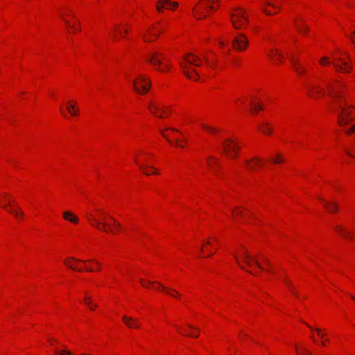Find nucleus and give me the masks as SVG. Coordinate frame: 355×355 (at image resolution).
I'll list each match as a JSON object with an SVG mask.
<instances>
[{
	"label": "nucleus",
	"instance_id": "864d4df0",
	"mask_svg": "<svg viewBox=\"0 0 355 355\" xmlns=\"http://www.w3.org/2000/svg\"><path fill=\"white\" fill-rule=\"evenodd\" d=\"M257 107H258L259 109H260V110H263V106H261V105H259Z\"/></svg>",
	"mask_w": 355,
	"mask_h": 355
},
{
	"label": "nucleus",
	"instance_id": "6e6552de",
	"mask_svg": "<svg viewBox=\"0 0 355 355\" xmlns=\"http://www.w3.org/2000/svg\"><path fill=\"white\" fill-rule=\"evenodd\" d=\"M219 6V1L218 0H202L199 5L193 8V11L195 12L194 15L197 17V19H200L202 18H205V15H202V10L203 9H210L214 10L216 9Z\"/></svg>",
	"mask_w": 355,
	"mask_h": 355
},
{
	"label": "nucleus",
	"instance_id": "69168bd1",
	"mask_svg": "<svg viewBox=\"0 0 355 355\" xmlns=\"http://www.w3.org/2000/svg\"><path fill=\"white\" fill-rule=\"evenodd\" d=\"M309 329H313V328L311 326H310V325H309Z\"/></svg>",
	"mask_w": 355,
	"mask_h": 355
},
{
	"label": "nucleus",
	"instance_id": "20e7f679",
	"mask_svg": "<svg viewBox=\"0 0 355 355\" xmlns=\"http://www.w3.org/2000/svg\"><path fill=\"white\" fill-rule=\"evenodd\" d=\"M146 58L147 62L161 72H164L171 69L169 64L163 63L162 60H166V57L159 51L152 50L146 54Z\"/></svg>",
	"mask_w": 355,
	"mask_h": 355
},
{
	"label": "nucleus",
	"instance_id": "72a5a7b5",
	"mask_svg": "<svg viewBox=\"0 0 355 355\" xmlns=\"http://www.w3.org/2000/svg\"><path fill=\"white\" fill-rule=\"evenodd\" d=\"M64 22H65V24H66V25H67V26H69V27H71L72 28H73V29H74V31H79L80 30V26H79V25H78V26H76V25L74 24V25H73V26H71V25H70V24H69V21L68 20L64 19Z\"/></svg>",
	"mask_w": 355,
	"mask_h": 355
},
{
	"label": "nucleus",
	"instance_id": "37998d69",
	"mask_svg": "<svg viewBox=\"0 0 355 355\" xmlns=\"http://www.w3.org/2000/svg\"><path fill=\"white\" fill-rule=\"evenodd\" d=\"M263 261L266 262V264L268 266H271V263L269 260H268L266 258H263Z\"/></svg>",
	"mask_w": 355,
	"mask_h": 355
},
{
	"label": "nucleus",
	"instance_id": "a878e982",
	"mask_svg": "<svg viewBox=\"0 0 355 355\" xmlns=\"http://www.w3.org/2000/svg\"><path fill=\"white\" fill-rule=\"evenodd\" d=\"M296 28H297V31H298L300 33H302V34H305V33H307V31H308V30H309V28H308L307 26H306V25H305V24H303L302 25H300V24H296Z\"/></svg>",
	"mask_w": 355,
	"mask_h": 355
},
{
	"label": "nucleus",
	"instance_id": "ea45409f",
	"mask_svg": "<svg viewBox=\"0 0 355 355\" xmlns=\"http://www.w3.org/2000/svg\"><path fill=\"white\" fill-rule=\"evenodd\" d=\"M266 6H272L273 8H277V7L275 3H272V2L269 1L266 2Z\"/></svg>",
	"mask_w": 355,
	"mask_h": 355
},
{
	"label": "nucleus",
	"instance_id": "9d476101",
	"mask_svg": "<svg viewBox=\"0 0 355 355\" xmlns=\"http://www.w3.org/2000/svg\"><path fill=\"white\" fill-rule=\"evenodd\" d=\"M232 46L236 51H244L248 46L247 36L243 33H238L232 41Z\"/></svg>",
	"mask_w": 355,
	"mask_h": 355
},
{
	"label": "nucleus",
	"instance_id": "0e129e2a",
	"mask_svg": "<svg viewBox=\"0 0 355 355\" xmlns=\"http://www.w3.org/2000/svg\"><path fill=\"white\" fill-rule=\"evenodd\" d=\"M352 299L355 301V297L354 296H352Z\"/></svg>",
	"mask_w": 355,
	"mask_h": 355
},
{
	"label": "nucleus",
	"instance_id": "f8f14e48",
	"mask_svg": "<svg viewBox=\"0 0 355 355\" xmlns=\"http://www.w3.org/2000/svg\"><path fill=\"white\" fill-rule=\"evenodd\" d=\"M178 3L175 1H171L169 0H159L156 3V8L158 12H161L164 8L173 10L178 7Z\"/></svg>",
	"mask_w": 355,
	"mask_h": 355
},
{
	"label": "nucleus",
	"instance_id": "e2e57ef3",
	"mask_svg": "<svg viewBox=\"0 0 355 355\" xmlns=\"http://www.w3.org/2000/svg\"><path fill=\"white\" fill-rule=\"evenodd\" d=\"M128 30H125V31H124V33H125V34H127V33H128Z\"/></svg>",
	"mask_w": 355,
	"mask_h": 355
},
{
	"label": "nucleus",
	"instance_id": "6e6d98bb",
	"mask_svg": "<svg viewBox=\"0 0 355 355\" xmlns=\"http://www.w3.org/2000/svg\"><path fill=\"white\" fill-rule=\"evenodd\" d=\"M188 327H189L190 329H196V328H195V327H193V326H191V325H190V324H189V325H188Z\"/></svg>",
	"mask_w": 355,
	"mask_h": 355
},
{
	"label": "nucleus",
	"instance_id": "5701e85b",
	"mask_svg": "<svg viewBox=\"0 0 355 355\" xmlns=\"http://www.w3.org/2000/svg\"><path fill=\"white\" fill-rule=\"evenodd\" d=\"M139 166L143 171L144 173L147 175H150L151 173H150V171L146 170V168L153 169L154 171L152 173L157 174V171L154 168H153V167H151L150 166L144 165V164H139Z\"/></svg>",
	"mask_w": 355,
	"mask_h": 355
},
{
	"label": "nucleus",
	"instance_id": "2eb2a0df",
	"mask_svg": "<svg viewBox=\"0 0 355 355\" xmlns=\"http://www.w3.org/2000/svg\"><path fill=\"white\" fill-rule=\"evenodd\" d=\"M88 261H94V260H88ZM75 262H81V263H86L87 262V261H84V260H80V259H75L73 257H71V258H69V259H67L64 260V263L65 265L69 267V268L72 269V270H78V271H83V268H78L77 266L74 264Z\"/></svg>",
	"mask_w": 355,
	"mask_h": 355
},
{
	"label": "nucleus",
	"instance_id": "2f4dec72",
	"mask_svg": "<svg viewBox=\"0 0 355 355\" xmlns=\"http://www.w3.org/2000/svg\"><path fill=\"white\" fill-rule=\"evenodd\" d=\"M202 127L205 130H207V131H209V132H210L216 133V132H218L216 129H215V128H211V127H209V126H208V125H205V124H202Z\"/></svg>",
	"mask_w": 355,
	"mask_h": 355
},
{
	"label": "nucleus",
	"instance_id": "4be33fe9",
	"mask_svg": "<svg viewBox=\"0 0 355 355\" xmlns=\"http://www.w3.org/2000/svg\"><path fill=\"white\" fill-rule=\"evenodd\" d=\"M258 129H259L261 132H262L263 133H264V134H268V135H270V134H271V132H272V130H271V129H270V128H269V127H268V123H264V124H263V125H259L258 126Z\"/></svg>",
	"mask_w": 355,
	"mask_h": 355
},
{
	"label": "nucleus",
	"instance_id": "1a4fd4ad",
	"mask_svg": "<svg viewBox=\"0 0 355 355\" xmlns=\"http://www.w3.org/2000/svg\"><path fill=\"white\" fill-rule=\"evenodd\" d=\"M134 90L140 94L146 93L150 87V82L147 77L139 76L132 83Z\"/></svg>",
	"mask_w": 355,
	"mask_h": 355
},
{
	"label": "nucleus",
	"instance_id": "f257e3e1",
	"mask_svg": "<svg viewBox=\"0 0 355 355\" xmlns=\"http://www.w3.org/2000/svg\"><path fill=\"white\" fill-rule=\"evenodd\" d=\"M329 95L333 98V105L331 109L338 113V122L343 126L355 119V108L347 105L343 99L342 88L340 83L335 85L327 84Z\"/></svg>",
	"mask_w": 355,
	"mask_h": 355
},
{
	"label": "nucleus",
	"instance_id": "39448f33",
	"mask_svg": "<svg viewBox=\"0 0 355 355\" xmlns=\"http://www.w3.org/2000/svg\"><path fill=\"white\" fill-rule=\"evenodd\" d=\"M234 257L235 258L236 263L239 266V267L242 270H246L250 274L255 275V273H254L251 270H247L244 265H245L247 267H251L252 265L254 263L261 270L263 269L261 265L259 263L257 259L253 257L245 249H243V252L241 253L240 259L235 254H234Z\"/></svg>",
	"mask_w": 355,
	"mask_h": 355
},
{
	"label": "nucleus",
	"instance_id": "b1692460",
	"mask_svg": "<svg viewBox=\"0 0 355 355\" xmlns=\"http://www.w3.org/2000/svg\"><path fill=\"white\" fill-rule=\"evenodd\" d=\"M335 229L336 231L340 232L345 238L349 239H352V237H351L349 235V232H344L343 228L340 226L337 225V226H336Z\"/></svg>",
	"mask_w": 355,
	"mask_h": 355
},
{
	"label": "nucleus",
	"instance_id": "bb28decb",
	"mask_svg": "<svg viewBox=\"0 0 355 355\" xmlns=\"http://www.w3.org/2000/svg\"><path fill=\"white\" fill-rule=\"evenodd\" d=\"M207 163H208V165L211 168H214V166H218V163L217 159L216 158L213 157H208Z\"/></svg>",
	"mask_w": 355,
	"mask_h": 355
},
{
	"label": "nucleus",
	"instance_id": "ddd939ff",
	"mask_svg": "<svg viewBox=\"0 0 355 355\" xmlns=\"http://www.w3.org/2000/svg\"><path fill=\"white\" fill-rule=\"evenodd\" d=\"M148 109L152 114L155 115L159 118H162L163 116L159 114V112L166 113L167 108L166 107H160L158 103L154 101H151L149 104Z\"/></svg>",
	"mask_w": 355,
	"mask_h": 355
},
{
	"label": "nucleus",
	"instance_id": "aec40b11",
	"mask_svg": "<svg viewBox=\"0 0 355 355\" xmlns=\"http://www.w3.org/2000/svg\"><path fill=\"white\" fill-rule=\"evenodd\" d=\"M261 159L258 157H254L251 160H248L246 162L248 167L251 170H254L255 166H261L260 164Z\"/></svg>",
	"mask_w": 355,
	"mask_h": 355
},
{
	"label": "nucleus",
	"instance_id": "7c9ffc66",
	"mask_svg": "<svg viewBox=\"0 0 355 355\" xmlns=\"http://www.w3.org/2000/svg\"><path fill=\"white\" fill-rule=\"evenodd\" d=\"M272 162L275 164L282 163L284 161L282 156L280 154H277V157L272 159Z\"/></svg>",
	"mask_w": 355,
	"mask_h": 355
},
{
	"label": "nucleus",
	"instance_id": "a211bd4d",
	"mask_svg": "<svg viewBox=\"0 0 355 355\" xmlns=\"http://www.w3.org/2000/svg\"><path fill=\"white\" fill-rule=\"evenodd\" d=\"M63 218L73 223H77L78 218L71 211H67L63 213Z\"/></svg>",
	"mask_w": 355,
	"mask_h": 355
},
{
	"label": "nucleus",
	"instance_id": "58836bf2",
	"mask_svg": "<svg viewBox=\"0 0 355 355\" xmlns=\"http://www.w3.org/2000/svg\"><path fill=\"white\" fill-rule=\"evenodd\" d=\"M67 110L70 114H72V110L74 109V105H67Z\"/></svg>",
	"mask_w": 355,
	"mask_h": 355
},
{
	"label": "nucleus",
	"instance_id": "4468645a",
	"mask_svg": "<svg viewBox=\"0 0 355 355\" xmlns=\"http://www.w3.org/2000/svg\"><path fill=\"white\" fill-rule=\"evenodd\" d=\"M309 92V96L311 98H317L318 95H324V91L320 86L314 84H310L306 86Z\"/></svg>",
	"mask_w": 355,
	"mask_h": 355
},
{
	"label": "nucleus",
	"instance_id": "c03bdc74",
	"mask_svg": "<svg viewBox=\"0 0 355 355\" xmlns=\"http://www.w3.org/2000/svg\"><path fill=\"white\" fill-rule=\"evenodd\" d=\"M233 214H234V216H236V215L241 216V215H242V213H241V211H233Z\"/></svg>",
	"mask_w": 355,
	"mask_h": 355
},
{
	"label": "nucleus",
	"instance_id": "cd10ccee",
	"mask_svg": "<svg viewBox=\"0 0 355 355\" xmlns=\"http://www.w3.org/2000/svg\"><path fill=\"white\" fill-rule=\"evenodd\" d=\"M55 352L56 355H73L72 353L70 351H69V350H67L66 349H64L60 350V351H59L58 349H55Z\"/></svg>",
	"mask_w": 355,
	"mask_h": 355
},
{
	"label": "nucleus",
	"instance_id": "49530a36",
	"mask_svg": "<svg viewBox=\"0 0 355 355\" xmlns=\"http://www.w3.org/2000/svg\"><path fill=\"white\" fill-rule=\"evenodd\" d=\"M187 336L197 338L198 336V334H187Z\"/></svg>",
	"mask_w": 355,
	"mask_h": 355
},
{
	"label": "nucleus",
	"instance_id": "3c124183",
	"mask_svg": "<svg viewBox=\"0 0 355 355\" xmlns=\"http://www.w3.org/2000/svg\"><path fill=\"white\" fill-rule=\"evenodd\" d=\"M85 270H86L87 271H89V272H92V271H93L92 268H85Z\"/></svg>",
	"mask_w": 355,
	"mask_h": 355
},
{
	"label": "nucleus",
	"instance_id": "0eeeda50",
	"mask_svg": "<svg viewBox=\"0 0 355 355\" xmlns=\"http://www.w3.org/2000/svg\"><path fill=\"white\" fill-rule=\"evenodd\" d=\"M320 63L321 64H329L332 63L333 66L334 67L335 69L337 71L342 72V73H349L352 69V65L345 60L343 58L340 57H334V61L331 62L328 58L323 57L320 61Z\"/></svg>",
	"mask_w": 355,
	"mask_h": 355
},
{
	"label": "nucleus",
	"instance_id": "680f3d73",
	"mask_svg": "<svg viewBox=\"0 0 355 355\" xmlns=\"http://www.w3.org/2000/svg\"><path fill=\"white\" fill-rule=\"evenodd\" d=\"M207 244L210 245V244H211V242L208 240V241H207Z\"/></svg>",
	"mask_w": 355,
	"mask_h": 355
},
{
	"label": "nucleus",
	"instance_id": "338daca9",
	"mask_svg": "<svg viewBox=\"0 0 355 355\" xmlns=\"http://www.w3.org/2000/svg\"><path fill=\"white\" fill-rule=\"evenodd\" d=\"M311 338L313 341H315V339L313 336H311Z\"/></svg>",
	"mask_w": 355,
	"mask_h": 355
},
{
	"label": "nucleus",
	"instance_id": "09e8293b",
	"mask_svg": "<svg viewBox=\"0 0 355 355\" xmlns=\"http://www.w3.org/2000/svg\"><path fill=\"white\" fill-rule=\"evenodd\" d=\"M0 206H1L2 208L5 209L7 208V205H4V204H3V203H1V202H0Z\"/></svg>",
	"mask_w": 355,
	"mask_h": 355
},
{
	"label": "nucleus",
	"instance_id": "603ef678",
	"mask_svg": "<svg viewBox=\"0 0 355 355\" xmlns=\"http://www.w3.org/2000/svg\"><path fill=\"white\" fill-rule=\"evenodd\" d=\"M219 44H220V45L221 46H224V45H225V43H224L223 42H222V41H220V42H219Z\"/></svg>",
	"mask_w": 355,
	"mask_h": 355
},
{
	"label": "nucleus",
	"instance_id": "4d7b16f0",
	"mask_svg": "<svg viewBox=\"0 0 355 355\" xmlns=\"http://www.w3.org/2000/svg\"><path fill=\"white\" fill-rule=\"evenodd\" d=\"M60 110H61V112H62V115H63L64 116H66V115H65V114L64 113V112H63V110H62V108L60 109Z\"/></svg>",
	"mask_w": 355,
	"mask_h": 355
},
{
	"label": "nucleus",
	"instance_id": "5fc2aeb1",
	"mask_svg": "<svg viewBox=\"0 0 355 355\" xmlns=\"http://www.w3.org/2000/svg\"><path fill=\"white\" fill-rule=\"evenodd\" d=\"M346 153L348 155L352 156V155L348 150H346Z\"/></svg>",
	"mask_w": 355,
	"mask_h": 355
},
{
	"label": "nucleus",
	"instance_id": "423d86ee",
	"mask_svg": "<svg viewBox=\"0 0 355 355\" xmlns=\"http://www.w3.org/2000/svg\"><path fill=\"white\" fill-rule=\"evenodd\" d=\"M231 21L236 29H242L247 26L248 18L245 10L238 8L231 14Z\"/></svg>",
	"mask_w": 355,
	"mask_h": 355
},
{
	"label": "nucleus",
	"instance_id": "4c0bfd02",
	"mask_svg": "<svg viewBox=\"0 0 355 355\" xmlns=\"http://www.w3.org/2000/svg\"><path fill=\"white\" fill-rule=\"evenodd\" d=\"M142 37H143L144 41H145L146 42H151L153 41L151 39H150L147 36V35H143Z\"/></svg>",
	"mask_w": 355,
	"mask_h": 355
},
{
	"label": "nucleus",
	"instance_id": "473e14b6",
	"mask_svg": "<svg viewBox=\"0 0 355 355\" xmlns=\"http://www.w3.org/2000/svg\"><path fill=\"white\" fill-rule=\"evenodd\" d=\"M285 283L286 284V285L288 286V287L290 288V290L294 293V294H297L295 291V288L293 287V285L292 284V283L288 279H285L284 280Z\"/></svg>",
	"mask_w": 355,
	"mask_h": 355
},
{
	"label": "nucleus",
	"instance_id": "052dcab7",
	"mask_svg": "<svg viewBox=\"0 0 355 355\" xmlns=\"http://www.w3.org/2000/svg\"><path fill=\"white\" fill-rule=\"evenodd\" d=\"M162 136L166 138V135L164 132H162Z\"/></svg>",
	"mask_w": 355,
	"mask_h": 355
},
{
	"label": "nucleus",
	"instance_id": "13d9d810",
	"mask_svg": "<svg viewBox=\"0 0 355 355\" xmlns=\"http://www.w3.org/2000/svg\"><path fill=\"white\" fill-rule=\"evenodd\" d=\"M71 114V115H73H73H76V111H73V112H72V114Z\"/></svg>",
	"mask_w": 355,
	"mask_h": 355
},
{
	"label": "nucleus",
	"instance_id": "de8ad7c7",
	"mask_svg": "<svg viewBox=\"0 0 355 355\" xmlns=\"http://www.w3.org/2000/svg\"><path fill=\"white\" fill-rule=\"evenodd\" d=\"M147 33L149 35H153V33L150 32V30H147ZM153 35H155V37H157L158 34H153Z\"/></svg>",
	"mask_w": 355,
	"mask_h": 355
},
{
	"label": "nucleus",
	"instance_id": "f704fd0d",
	"mask_svg": "<svg viewBox=\"0 0 355 355\" xmlns=\"http://www.w3.org/2000/svg\"><path fill=\"white\" fill-rule=\"evenodd\" d=\"M298 355H312L305 347H302V353L298 352Z\"/></svg>",
	"mask_w": 355,
	"mask_h": 355
},
{
	"label": "nucleus",
	"instance_id": "79ce46f5",
	"mask_svg": "<svg viewBox=\"0 0 355 355\" xmlns=\"http://www.w3.org/2000/svg\"><path fill=\"white\" fill-rule=\"evenodd\" d=\"M350 39L355 46V31L353 32V35L350 37Z\"/></svg>",
	"mask_w": 355,
	"mask_h": 355
},
{
	"label": "nucleus",
	"instance_id": "c9c22d12",
	"mask_svg": "<svg viewBox=\"0 0 355 355\" xmlns=\"http://www.w3.org/2000/svg\"><path fill=\"white\" fill-rule=\"evenodd\" d=\"M355 132V123L347 130H346V133L347 135H350Z\"/></svg>",
	"mask_w": 355,
	"mask_h": 355
},
{
	"label": "nucleus",
	"instance_id": "dca6fc26",
	"mask_svg": "<svg viewBox=\"0 0 355 355\" xmlns=\"http://www.w3.org/2000/svg\"><path fill=\"white\" fill-rule=\"evenodd\" d=\"M290 60L292 63L293 69L297 73L302 75L306 72V69L302 66L298 59H297L294 55H291Z\"/></svg>",
	"mask_w": 355,
	"mask_h": 355
},
{
	"label": "nucleus",
	"instance_id": "9b49d317",
	"mask_svg": "<svg viewBox=\"0 0 355 355\" xmlns=\"http://www.w3.org/2000/svg\"><path fill=\"white\" fill-rule=\"evenodd\" d=\"M222 152L228 157H236L237 155L238 146L231 139L222 142Z\"/></svg>",
	"mask_w": 355,
	"mask_h": 355
},
{
	"label": "nucleus",
	"instance_id": "bf43d9fd",
	"mask_svg": "<svg viewBox=\"0 0 355 355\" xmlns=\"http://www.w3.org/2000/svg\"><path fill=\"white\" fill-rule=\"evenodd\" d=\"M95 263L97 265V266H101L100 263L98 261H94Z\"/></svg>",
	"mask_w": 355,
	"mask_h": 355
},
{
	"label": "nucleus",
	"instance_id": "c756f323",
	"mask_svg": "<svg viewBox=\"0 0 355 355\" xmlns=\"http://www.w3.org/2000/svg\"><path fill=\"white\" fill-rule=\"evenodd\" d=\"M269 56L270 58H277L279 60L282 59V54L279 52H277V51H272L271 53L269 54Z\"/></svg>",
	"mask_w": 355,
	"mask_h": 355
},
{
	"label": "nucleus",
	"instance_id": "c85d7f7f",
	"mask_svg": "<svg viewBox=\"0 0 355 355\" xmlns=\"http://www.w3.org/2000/svg\"><path fill=\"white\" fill-rule=\"evenodd\" d=\"M8 211L10 214H12L16 216H24L23 211L19 208L18 209V211H15L14 209H8Z\"/></svg>",
	"mask_w": 355,
	"mask_h": 355
},
{
	"label": "nucleus",
	"instance_id": "a18cd8bd",
	"mask_svg": "<svg viewBox=\"0 0 355 355\" xmlns=\"http://www.w3.org/2000/svg\"><path fill=\"white\" fill-rule=\"evenodd\" d=\"M252 110L253 111L254 113H257V105H252Z\"/></svg>",
	"mask_w": 355,
	"mask_h": 355
},
{
	"label": "nucleus",
	"instance_id": "774afa93",
	"mask_svg": "<svg viewBox=\"0 0 355 355\" xmlns=\"http://www.w3.org/2000/svg\"><path fill=\"white\" fill-rule=\"evenodd\" d=\"M153 282H150V281H149V282H148V284H153Z\"/></svg>",
	"mask_w": 355,
	"mask_h": 355
},
{
	"label": "nucleus",
	"instance_id": "f3484780",
	"mask_svg": "<svg viewBox=\"0 0 355 355\" xmlns=\"http://www.w3.org/2000/svg\"><path fill=\"white\" fill-rule=\"evenodd\" d=\"M123 322L125 324V325L128 328H139L140 324L139 322L133 318L128 317V316H123L122 318Z\"/></svg>",
	"mask_w": 355,
	"mask_h": 355
},
{
	"label": "nucleus",
	"instance_id": "8fccbe9b",
	"mask_svg": "<svg viewBox=\"0 0 355 355\" xmlns=\"http://www.w3.org/2000/svg\"><path fill=\"white\" fill-rule=\"evenodd\" d=\"M140 282H141V283L142 284V285H143L144 286H145V287L146 286V284H145V282H144V280L143 279H140Z\"/></svg>",
	"mask_w": 355,
	"mask_h": 355
},
{
	"label": "nucleus",
	"instance_id": "412c9836",
	"mask_svg": "<svg viewBox=\"0 0 355 355\" xmlns=\"http://www.w3.org/2000/svg\"><path fill=\"white\" fill-rule=\"evenodd\" d=\"M324 203L329 212H334L338 209V205L336 202H324Z\"/></svg>",
	"mask_w": 355,
	"mask_h": 355
},
{
	"label": "nucleus",
	"instance_id": "7ed1b4c3",
	"mask_svg": "<svg viewBox=\"0 0 355 355\" xmlns=\"http://www.w3.org/2000/svg\"><path fill=\"white\" fill-rule=\"evenodd\" d=\"M184 62H180V66L183 73L188 78L198 80L199 74L196 72V69L190 68L189 65L200 66L198 62L200 61L201 59L192 53H189L184 57Z\"/></svg>",
	"mask_w": 355,
	"mask_h": 355
},
{
	"label": "nucleus",
	"instance_id": "6ab92c4d",
	"mask_svg": "<svg viewBox=\"0 0 355 355\" xmlns=\"http://www.w3.org/2000/svg\"><path fill=\"white\" fill-rule=\"evenodd\" d=\"M157 284L159 285V288H162V290L165 293H168V295L173 296L175 297H178V298L180 297V295L179 293H178L174 289L165 287L163 285H162L160 283H157Z\"/></svg>",
	"mask_w": 355,
	"mask_h": 355
},
{
	"label": "nucleus",
	"instance_id": "f03ea898",
	"mask_svg": "<svg viewBox=\"0 0 355 355\" xmlns=\"http://www.w3.org/2000/svg\"><path fill=\"white\" fill-rule=\"evenodd\" d=\"M96 212L97 214L87 213L86 217L88 222L99 231L114 234L121 227V224L105 211L96 209Z\"/></svg>",
	"mask_w": 355,
	"mask_h": 355
},
{
	"label": "nucleus",
	"instance_id": "393cba45",
	"mask_svg": "<svg viewBox=\"0 0 355 355\" xmlns=\"http://www.w3.org/2000/svg\"><path fill=\"white\" fill-rule=\"evenodd\" d=\"M85 302L92 310H93L94 308L96 307L97 306L96 304H93L91 300V297H89L87 294L85 296Z\"/></svg>",
	"mask_w": 355,
	"mask_h": 355
},
{
	"label": "nucleus",
	"instance_id": "a19ab883",
	"mask_svg": "<svg viewBox=\"0 0 355 355\" xmlns=\"http://www.w3.org/2000/svg\"><path fill=\"white\" fill-rule=\"evenodd\" d=\"M262 10H263V11L266 15H272L273 14V13H272L270 10H267V9H265V8H263Z\"/></svg>",
	"mask_w": 355,
	"mask_h": 355
},
{
	"label": "nucleus",
	"instance_id": "e433bc0d",
	"mask_svg": "<svg viewBox=\"0 0 355 355\" xmlns=\"http://www.w3.org/2000/svg\"><path fill=\"white\" fill-rule=\"evenodd\" d=\"M315 331L318 333V336L321 338L324 336V334L322 332L321 329L319 328L315 329Z\"/></svg>",
	"mask_w": 355,
	"mask_h": 355
}]
</instances>
